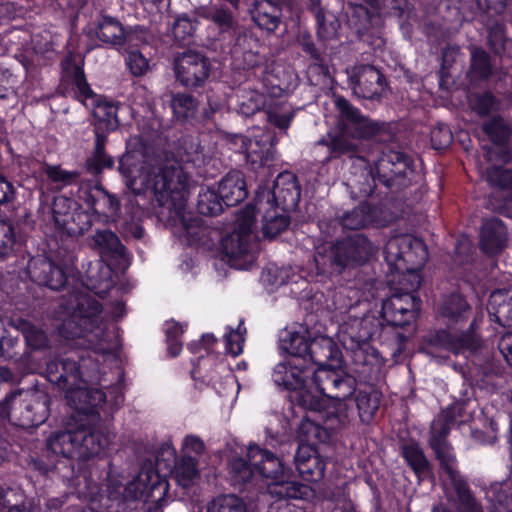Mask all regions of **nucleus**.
Returning <instances> with one entry per match:
<instances>
[{
	"mask_svg": "<svg viewBox=\"0 0 512 512\" xmlns=\"http://www.w3.org/2000/svg\"><path fill=\"white\" fill-rule=\"evenodd\" d=\"M119 170L126 186L135 194L151 189L161 206L180 213L186 205L189 177L176 161H166L158 167L139 159L135 154L124 155Z\"/></svg>",
	"mask_w": 512,
	"mask_h": 512,
	"instance_id": "f257e3e1",
	"label": "nucleus"
},
{
	"mask_svg": "<svg viewBox=\"0 0 512 512\" xmlns=\"http://www.w3.org/2000/svg\"><path fill=\"white\" fill-rule=\"evenodd\" d=\"M335 106L338 110V132L331 137L329 142L323 140L319 142L327 145L332 158L344 155L350 158L360 157L361 141L371 140L387 130L383 122L362 114L358 108L342 96L336 97Z\"/></svg>",
	"mask_w": 512,
	"mask_h": 512,
	"instance_id": "f03ea898",
	"label": "nucleus"
},
{
	"mask_svg": "<svg viewBox=\"0 0 512 512\" xmlns=\"http://www.w3.org/2000/svg\"><path fill=\"white\" fill-rule=\"evenodd\" d=\"M384 255L392 270L408 275L410 290L414 291L420 286L418 271L428 259V252L422 240L410 234L391 237L385 245Z\"/></svg>",
	"mask_w": 512,
	"mask_h": 512,
	"instance_id": "7ed1b4c3",
	"label": "nucleus"
},
{
	"mask_svg": "<svg viewBox=\"0 0 512 512\" xmlns=\"http://www.w3.org/2000/svg\"><path fill=\"white\" fill-rule=\"evenodd\" d=\"M254 231V210L244 208L239 212L234 229L222 240V250L230 266L245 270L256 258L257 242Z\"/></svg>",
	"mask_w": 512,
	"mask_h": 512,
	"instance_id": "20e7f679",
	"label": "nucleus"
},
{
	"mask_svg": "<svg viewBox=\"0 0 512 512\" xmlns=\"http://www.w3.org/2000/svg\"><path fill=\"white\" fill-rule=\"evenodd\" d=\"M68 310L69 318L65 319L59 328L60 334L73 339L78 337L94 336L101 341L104 336V328L99 317L102 307L97 300L87 294H74L71 296Z\"/></svg>",
	"mask_w": 512,
	"mask_h": 512,
	"instance_id": "39448f33",
	"label": "nucleus"
},
{
	"mask_svg": "<svg viewBox=\"0 0 512 512\" xmlns=\"http://www.w3.org/2000/svg\"><path fill=\"white\" fill-rule=\"evenodd\" d=\"M17 393L7 395L1 403V416L22 428L44 423L49 415V396L42 391L27 392L17 401Z\"/></svg>",
	"mask_w": 512,
	"mask_h": 512,
	"instance_id": "423d86ee",
	"label": "nucleus"
},
{
	"mask_svg": "<svg viewBox=\"0 0 512 512\" xmlns=\"http://www.w3.org/2000/svg\"><path fill=\"white\" fill-rule=\"evenodd\" d=\"M480 345V339L471 325L468 331L459 335L445 330L428 335L424 341L423 350L431 357L446 360L451 353L475 352Z\"/></svg>",
	"mask_w": 512,
	"mask_h": 512,
	"instance_id": "0eeeda50",
	"label": "nucleus"
},
{
	"mask_svg": "<svg viewBox=\"0 0 512 512\" xmlns=\"http://www.w3.org/2000/svg\"><path fill=\"white\" fill-rule=\"evenodd\" d=\"M169 489L168 482L152 468H143L137 477L124 488L123 496L127 500L145 497L146 509L151 512L152 505L162 506Z\"/></svg>",
	"mask_w": 512,
	"mask_h": 512,
	"instance_id": "6e6552de",
	"label": "nucleus"
},
{
	"mask_svg": "<svg viewBox=\"0 0 512 512\" xmlns=\"http://www.w3.org/2000/svg\"><path fill=\"white\" fill-rule=\"evenodd\" d=\"M100 416L97 413H79L74 418L76 457L88 460L99 455L107 446L108 440L97 426Z\"/></svg>",
	"mask_w": 512,
	"mask_h": 512,
	"instance_id": "1a4fd4ad",
	"label": "nucleus"
},
{
	"mask_svg": "<svg viewBox=\"0 0 512 512\" xmlns=\"http://www.w3.org/2000/svg\"><path fill=\"white\" fill-rule=\"evenodd\" d=\"M378 178L388 187L405 188L415 180L412 160L402 152L388 151L375 163Z\"/></svg>",
	"mask_w": 512,
	"mask_h": 512,
	"instance_id": "9d476101",
	"label": "nucleus"
},
{
	"mask_svg": "<svg viewBox=\"0 0 512 512\" xmlns=\"http://www.w3.org/2000/svg\"><path fill=\"white\" fill-rule=\"evenodd\" d=\"M456 462L441 464V468L448 475V481L444 484V492L454 512H482L476 502L467 482L456 469Z\"/></svg>",
	"mask_w": 512,
	"mask_h": 512,
	"instance_id": "9b49d317",
	"label": "nucleus"
},
{
	"mask_svg": "<svg viewBox=\"0 0 512 512\" xmlns=\"http://www.w3.org/2000/svg\"><path fill=\"white\" fill-rule=\"evenodd\" d=\"M349 85L355 96L368 100L379 99L386 89L385 76L375 66L360 64L347 71Z\"/></svg>",
	"mask_w": 512,
	"mask_h": 512,
	"instance_id": "f8f14e48",
	"label": "nucleus"
},
{
	"mask_svg": "<svg viewBox=\"0 0 512 512\" xmlns=\"http://www.w3.org/2000/svg\"><path fill=\"white\" fill-rule=\"evenodd\" d=\"M177 81L187 88H194L205 83L210 73L209 60L199 52L185 51L174 60Z\"/></svg>",
	"mask_w": 512,
	"mask_h": 512,
	"instance_id": "ddd939ff",
	"label": "nucleus"
},
{
	"mask_svg": "<svg viewBox=\"0 0 512 512\" xmlns=\"http://www.w3.org/2000/svg\"><path fill=\"white\" fill-rule=\"evenodd\" d=\"M254 210V217L257 213L262 216V232L264 237L272 239L282 233L289 225V217L271 202V194L267 189L257 192L254 204L247 206Z\"/></svg>",
	"mask_w": 512,
	"mask_h": 512,
	"instance_id": "4468645a",
	"label": "nucleus"
},
{
	"mask_svg": "<svg viewBox=\"0 0 512 512\" xmlns=\"http://www.w3.org/2000/svg\"><path fill=\"white\" fill-rule=\"evenodd\" d=\"M420 300L413 294L395 293L382 305L383 317L393 326L403 327L415 320Z\"/></svg>",
	"mask_w": 512,
	"mask_h": 512,
	"instance_id": "2eb2a0df",
	"label": "nucleus"
},
{
	"mask_svg": "<svg viewBox=\"0 0 512 512\" xmlns=\"http://www.w3.org/2000/svg\"><path fill=\"white\" fill-rule=\"evenodd\" d=\"M454 423V413L451 409L443 410L431 423L429 445L441 464L456 462L453 448L447 441V436Z\"/></svg>",
	"mask_w": 512,
	"mask_h": 512,
	"instance_id": "dca6fc26",
	"label": "nucleus"
},
{
	"mask_svg": "<svg viewBox=\"0 0 512 512\" xmlns=\"http://www.w3.org/2000/svg\"><path fill=\"white\" fill-rule=\"evenodd\" d=\"M311 372L307 357H289L287 361L275 366L273 380L278 386L297 391L305 386Z\"/></svg>",
	"mask_w": 512,
	"mask_h": 512,
	"instance_id": "f3484780",
	"label": "nucleus"
},
{
	"mask_svg": "<svg viewBox=\"0 0 512 512\" xmlns=\"http://www.w3.org/2000/svg\"><path fill=\"white\" fill-rule=\"evenodd\" d=\"M343 269L366 263L378 247L364 234H355L336 242Z\"/></svg>",
	"mask_w": 512,
	"mask_h": 512,
	"instance_id": "a211bd4d",
	"label": "nucleus"
},
{
	"mask_svg": "<svg viewBox=\"0 0 512 512\" xmlns=\"http://www.w3.org/2000/svg\"><path fill=\"white\" fill-rule=\"evenodd\" d=\"M307 360L313 366L338 369L342 366V353L332 338L319 336L310 342Z\"/></svg>",
	"mask_w": 512,
	"mask_h": 512,
	"instance_id": "6ab92c4d",
	"label": "nucleus"
},
{
	"mask_svg": "<svg viewBox=\"0 0 512 512\" xmlns=\"http://www.w3.org/2000/svg\"><path fill=\"white\" fill-rule=\"evenodd\" d=\"M27 272L34 282L52 290L62 288L66 282V274L63 269L46 257L32 258L28 262Z\"/></svg>",
	"mask_w": 512,
	"mask_h": 512,
	"instance_id": "aec40b11",
	"label": "nucleus"
},
{
	"mask_svg": "<svg viewBox=\"0 0 512 512\" xmlns=\"http://www.w3.org/2000/svg\"><path fill=\"white\" fill-rule=\"evenodd\" d=\"M294 462L299 475L305 481L317 482L324 477L326 462L312 444H300Z\"/></svg>",
	"mask_w": 512,
	"mask_h": 512,
	"instance_id": "412c9836",
	"label": "nucleus"
},
{
	"mask_svg": "<svg viewBox=\"0 0 512 512\" xmlns=\"http://www.w3.org/2000/svg\"><path fill=\"white\" fill-rule=\"evenodd\" d=\"M65 398L67 403L76 410L69 419L74 421L79 413H96L94 408L105 402L106 395L100 389L87 388L83 381V384L75 385L65 391Z\"/></svg>",
	"mask_w": 512,
	"mask_h": 512,
	"instance_id": "4be33fe9",
	"label": "nucleus"
},
{
	"mask_svg": "<svg viewBox=\"0 0 512 512\" xmlns=\"http://www.w3.org/2000/svg\"><path fill=\"white\" fill-rule=\"evenodd\" d=\"M270 194L271 202L282 211L295 209L301 195L295 175L289 172L279 174Z\"/></svg>",
	"mask_w": 512,
	"mask_h": 512,
	"instance_id": "5701e85b",
	"label": "nucleus"
},
{
	"mask_svg": "<svg viewBox=\"0 0 512 512\" xmlns=\"http://www.w3.org/2000/svg\"><path fill=\"white\" fill-rule=\"evenodd\" d=\"M241 149L253 169L268 165L274 158V148L268 135L247 138L240 136Z\"/></svg>",
	"mask_w": 512,
	"mask_h": 512,
	"instance_id": "b1692460",
	"label": "nucleus"
},
{
	"mask_svg": "<svg viewBox=\"0 0 512 512\" xmlns=\"http://www.w3.org/2000/svg\"><path fill=\"white\" fill-rule=\"evenodd\" d=\"M47 372L50 381L55 382L64 392L84 381L78 363L69 358L51 361L47 365Z\"/></svg>",
	"mask_w": 512,
	"mask_h": 512,
	"instance_id": "393cba45",
	"label": "nucleus"
},
{
	"mask_svg": "<svg viewBox=\"0 0 512 512\" xmlns=\"http://www.w3.org/2000/svg\"><path fill=\"white\" fill-rule=\"evenodd\" d=\"M247 457L254 470L265 478L276 480L285 474L282 461L270 451L257 445L249 446Z\"/></svg>",
	"mask_w": 512,
	"mask_h": 512,
	"instance_id": "a878e982",
	"label": "nucleus"
},
{
	"mask_svg": "<svg viewBox=\"0 0 512 512\" xmlns=\"http://www.w3.org/2000/svg\"><path fill=\"white\" fill-rule=\"evenodd\" d=\"M250 15L255 24L268 32H274L281 23L282 8L272 0H255L252 2Z\"/></svg>",
	"mask_w": 512,
	"mask_h": 512,
	"instance_id": "bb28decb",
	"label": "nucleus"
},
{
	"mask_svg": "<svg viewBox=\"0 0 512 512\" xmlns=\"http://www.w3.org/2000/svg\"><path fill=\"white\" fill-rule=\"evenodd\" d=\"M370 323L369 318H349L339 328V339L342 344L351 350L360 348L373 334L369 328Z\"/></svg>",
	"mask_w": 512,
	"mask_h": 512,
	"instance_id": "cd10ccee",
	"label": "nucleus"
},
{
	"mask_svg": "<svg viewBox=\"0 0 512 512\" xmlns=\"http://www.w3.org/2000/svg\"><path fill=\"white\" fill-rule=\"evenodd\" d=\"M507 242V232L503 222L497 218L484 221L480 231V245L487 254L500 252Z\"/></svg>",
	"mask_w": 512,
	"mask_h": 512,
	"instance_id": "c85d7f7f",
	"label": "nucleus"
},
{
	"mask_svg": "<svg viewBox=\"0 0 512 512\" xmlns=\"http://www.w3.org/2000/svg\"><path fill=\"white\" fill-rule=\"evenodd\" d=\"M220 198L226 206H235L247 195L244 175L240 171H230L219 183Z\"/></svg>",
	"mask_w": 512,
	"mask_h": 512,
	"instance_id": "c756f323",
	"label": "nucleus"
},
{
	"mask_svg": "<svg viewBox=\"0 0 512 512\" xmlns=\"http://www.w3.org/2000/svg\"><path fill=\"white\" fill-rule=\"evenodd\" d=\"M74 421L69 420L67 427L62 431H55L46 439L48 452L63 458L76 457L77 448L75 442Z\"/></svg>",
	"mask_w": 512,
	"mask_h": 512,
	"instance_id": "7c9ffc66",
	"label": "nucleus"
},
{
	"mask_svg": "<svg viewBox=\"0 0 512 512\" xmlns=\"http://www.w3.org/2000/svg\"><path fill=\"white\" fill-rule=\"evenodd\" d=\"M314 263L318 274L341 273L344 270L336 242L317 246Z\"/></svg>",
	"mask_w": 512,
	"mask_h": 512,
	"instance_id": "2f4dec72",
	"label": "nucleus"
},
{
	"mask_svg": "<svg viewBox=\"0 0 512 512\" xmlns=\"http://www.w3.org/2000/svg\"><path fill=\"white\" fill-rule=\"evenodd\" d=\"M96 35L107 45L120 46L125 43L127 32L117 18L102 16L96 26Z\"/></svg>",
	"mask_w": 512,
	"mask_h": 512,
	"instance_id": "473e14b6",
	"label": "nucleus"
},
{
	"mask_svg": "<svg viewBox=\"0 0 512 512\" xmlns=\"http://www.w3.org/2000/svg\"><path fill=\"white\" fill-rule=\"evenodd\" d=\"M489 315L501 326H512V294L507 291H495L488 303Z\"/></svg>",
	"mask_w": 512,
	"mask_h": 512,
	"instance_id": "72a5a7b5",
	"label": "nucleus"
},
{
	"mask_svg": "<svg viewBox=\"0 0 512 512\" xmlns=\"http://www.w3.org/2000/svg\"><path fill=\"white\" fill-rule=\"evenodd\" d=\"M117 112L118 106L114 102L106 99L98 100L93 108L95 133L115 130L119 126Z\"/></svg>",
	"mask_w": 512,
	"mask_h": 512,
	"instance_id": "f704fd0d",
	"label": "nucleus"
},
{
	"mask_svg": "<svg viewBox=\"0 0 512 512\" xmlns=\"http://www.w3.org/2000/svg\"><path fill=\"white\" fill-rule=\"evenodd\" d=\"M268 493L277 499H303L310 493V487L295 481L275 480L267 487Z\"/></svg>",
	"mask_w": 512,
	"mask_h": 512,
	"instance_id": "c9c22d12",
	"label": "nucleus"
},
{
	"mask_svg": "<svg viewBox=\"0 0 512 512\" xmlns=\"http://www.w3.org/2000/svg\"><path fill=\"white\" fill-rule=\"evenodd\" d=\"M312 11L317 20V35L322 41H330L338 38L340 22L332 12L325 11L320 6L313 5Z\"/></svg>",
	"mask_w": 512,
	"mask_h": 512,
	"instance_id": "e433bc0d",
	"label": "nucleus"
},
{
	"mask_svg": "<svg viewBox=\"0 0 512 512\" xmlns=\"http://www.w3.org/2000/svg\"><path fill=\"white\" fill-rule=\"evenodd\" d=\"M93 247L101 254L124 257L126 248L121 244L118 236L110 230H99L93 237Z\"/></svg>",
	"mask_w": 512,
	"mask_h": 512,
	"instance_id": "4c0bfd02",
	"label": "nucleus"
},
{
	"mask_svg": "<svg viewBox=\"0 0 512 512\" xmlns=\"http://www.w3.org/2000/svg\"><path fill=\"white\" fill-rule=\"evenodd\" d=\"M172 474L176 482L184 488L193 485L200 476L196 460L188 455H183L176 461Z\"/></svg>",
	"mask_w": 512,
	"mask_h": 512,
	"instance_id": "58836bf2",
	"label": "nucleus"
},
{
	"mask_svg": "<svg viewBox=\"0 0 512 512\" xmlns=\"http://www.w3.org/2000/svg\"><path fill=\"white\" fill-rule=\"evenodd\" d=\"M64 76L77 88L79 94L84 98L92 95V90L86 81L82 67L75 62L71 55L66 56L62 62Z\"/></svg>",
	"mask_w": 512,
	"mask_h": 512,
	"instance_id": "ea45409f",
	"label": "nucleus"
},
{
	"mask_svg": "<svg viewBox=\"0 0 512 512\" xmlns=\"http://www.w3.org/2000/svg\"><path fill=\"white\" fill-rule=\"evenodd\" d=\"M374 221L372 208L367 203H361L356 208L345 213L341 217V225L350 230H358L367 227Z\"/></svg>",
	"mask_w": 512,
	"mask_h": 512,
	"instance_id": "a19ab883",
	"label": "nucleus"
},
{
	"mask_svg": "<svg viewBox=\"0 0 512 512\" xmlns=\"http://www.w3.org/2000/svg\"><path fill=\"white\" fill-rule=\"evenodd\" d=\"M106 135L104 133H95V145L92 155L87 159V169L98 174L103 169L113 165V159L105 153Z\"/></svg>",
	"mask_w": 512,
	"mask_h": 512,
	"instance_id": "79ce46f5",
	"label": "nucleus"
},
{
	"mask_svg": "<svg viewBox=\"0 0 512 512\" xmlns=\"http://www.w3.org/2000/svg\"><path fill=\"white\" fill-rule=\"evenodd\" d=\"M470 68L469 74L475 79H487L492 74V65L489 54L476 45L469 46Z\"/></svg>",
	"mask_w": 512,
	"mask_h": 512,
	"instance_id": "37998d69",
	"label": "nucleus"
},
{
	"mask_svg": "<svg viewBox=\"0 0 512 512\" xmlns=\"http://www.w3.org/2000/svg\"><path fill=\"white\" fill-rule=\"evenodd\" d=\"M310 342L306 337V332L287 331L281 338V348L286 351L290 357H307Z\"/></svg>",
	"mask_w": 512,
	"mask_h": 512,
	"instance_id": "c03bdc74",
	"label": "nucleus"
},
{
	"mask_svg": "<svg viewBox=\"0 0 512 512\" xmlns=\"http://www.w3.org/2000/svg\"><path fill=\"white\" fill-rule=\"evenodd\" d=\"M335 370L324 367H317L316 370H312L311 383L322 396L328 397V392L334 390L335 383L339 381L340 375Z\"/></svg>",
	"mask_w": 512,
	"mask_h": 512,
	"instance_id": "a18cd8bd",
	"label": "nucleus"
},
{
	"mask_svg": "<svg viewBox=\"0 0 512 512\" xmlns=\"http://www.w3.org/2000/svg\"><path fill=\"white\" fill-rule=\"evenodd\" d=\"M197 210L200 214L214 216L222 212L223 201L220 194L210 188L201 189L198 195Z\"/></svg>",
	"mask_w": 512,
	"mask_h": 512,
	"instance_id": "49530a36",
	"label": "nucleus"
},
{
	"mask_svg": "<svg viewBox=\"0 0 512 512\" xmlns=\"http://www.w3.org/2000/svg\"><path fill=\"white\" fill-rule=\"evenodd\" d=\"M402 455L416 474H424L429 470V462L417 443H407L402 447Z\"/></svg>",
	"mask_w": 512,
	"mask_h": 512,
	"instance_id": "de8ad7c7",
	"label": "nucleus"
},
{
	"mask_svg": "<svg viewBox=\"0 0 512 512\" xmlns=\"http://www.w3.org/2000/svg\"><path fill=\"white\" fill-rule=\"evenodd\" d=\"M171 107L178 119L186 120L196 114L198 105L192 95L178 93L172 96Z\"/></svg>",
	"mask_w": 512,
	"mask_h": 512,
	"instance_id": "09e8293b",
	"label": "nucleus"
},
{
	"mask_svg": "<svg viewBox=\"0 0 512 512\" xmlns=\"http://www.w3.org/2000/svg\"><path fill=\"white\" fill-rule=\"evenodd\" d=\"M469 306L459 294L450 295L443 303L441 313L448 321H458L468 312Z\"/></svg>",
	"mask_w": 512,
	"mask_h": 512,
	"instance_id": "8fccbe9b",
	"label": "nucleus"
},
{
	"mask_svg": "<svg viewBox=\"0 0 512 512\" xmlns=\"http://www.w3.org/2000/svg\"><path fill=\"white\" fill-rule=\"evenodd\" d=\"M207 512H247L245 503L235 495H224L213 499Z\"/></svg>",
	"mask_w": 512,
	"mask_h": 512,
	"instance_id": "3c124183",
	"label": "nucleus"
},
{
	"mask_svg": "<svg viewBox=\"0 0 512 512\" xmlns=\"http://www.w3.org/2000/svg\"><path fill=\"white\" fill-rule=\"evenodd\" d=\"M268 81L271 85L278 87L280 90H288L294 83L295 73L293 69L283 63H275L270 71Z\"/></svg>",
	"mask_w": 512,
	"mask_h": 512,
	"instance_id": "603ef678",
	"label": "nucleus"
},
{
	"mask_svg": "<svg viewBox=\"0 0 512 512\" xmlns=\"http://www.w3.org/2000/svg\"><path fill=\"white\" fill-rule=\"evenodd\" d=\"M359 417L363 422H369L379 407V398L376 393L369 394L360 391L355 398Z\"/></svg>",
	"mask_w": 512,
	"mask_h": 512,
	"instance_id": "864d4df0",
	"label": "nucleus"
},
{
	"mask_svg": "<svg viewBox=\"0 0 512 512\" xmlns=\"http://www.w3.org/2000/svg\"><path fill=\"white\" fill-rule=\"evenodd\" d=\"M483 131L496 144H504L511 135V129L502 118H493L483 124Z\"/></svg>",
	"mask_w": 512,
	"mask_h": 512,
	"instance_id": "5fc2aeb1",
	"label": "nucleus"
},
{
	"mask_svg": "<svg viewBox=\"0 0 512 512\" xmlns=\"http://www.w3.org/2000/svg\"><path fill=\"white\" fill-rule=\"evenodd\" d=\"M265 103L264 95L255 90L244 91L239 98V112L250 116L259 111Z\"/></svg>",
	"mask_w": 512,
	"mask_h": 512,
	"instance_id": "6e6d98bb",
	"label": "nucleus"
},
{
	"mask_svg": "<svg viewBox=\"0 0 512 512\" xmlns=\"http://www.w3.org/2000/svg\"><path fill=\"white\" fill-rule=\"evenodd\" d=\"M90 227L91 220L89 214L75 209L69 219H67V225H64L62 230L66 231L69 235H79L83 234Z\"/></svg>",
	"mask_w": 512,
	"mask_h": 512,
	"instance_id": "4d7b16f0",
	"label": "nucleus"
},
{
	"mask_svg": "<svg viewBox=\"0 0 512 512\" xmlns=\"http://www.w3.org/2000/svg\"><path fill=\"white\" fill-rule=\"evenodd\" d=\"M253 465L243 458H234L230 462V473L235 484L242 485L248 482L254 473Z\"/></svg>",
	"mask_w": 512,
	"mask_h": 512,
	"instance_id": "13d9d810",
	"label": "nucleus"
},
{
	"mask_svg": "<svg viewBox=\"0 0 512 512\" xmlns=\"http://www.w3.org/2000/svg\"><path fill=\"white\" fill-rule=\"evenodd\" d=\"M74 205V202L64 196L55 198L52 211L54 222L59 228L62 229L64 225H67V219H69L71 213L75 210L73 209Z\"/></svg>",
	"mask_w": 512,
	"mask_h": 512,
	"instance_id": "bf43d9fd",
	"label": "nucleus"
},
{
	"mask_svg": "<svg viewBox=\"0 0 512 512\" xmlns=\"http://www.w3.org/2000/svg\"><path fill=\"white\" fill-rule=\"evenodd\" d=\"M355 392V380L351 377L339 376V381L335 383L334 390L328 392V397L335 401L346 402Z\"/></svg>",
	"mask_w": 512,
	"mask_h": 512,
	"instance_id": "052dcab7",
	"label": "nucleus"
},
{
	"mask_svg": "<svg viewBox=\"0 0 512 512\" xmlns=\"http://www.w3.org/2000/svg\"><path fill=\"white\" fill-rule=\"evenodd\" d=\"M485 179L491 186L499 188L512 187V171L493 166L485 172Z\"/></svg>",
	"mask_w": 512,
	"mask_h": 512,
	"instance_id": "680f3d73",
	"label": "nucleus"
},
{
	"mask_svg": "<svg viewBox=\"0 0 512 512\" xmlns=\"http://www.w3.org/2000/svg\"><path fill=\"white\" fill-rule=\"evenodd\" d=\"M297 394L295 396V400L297 403L305 409L319 411L322 405V398L319 395H315L312 393L310 388L305 383V386L301 389H298Z\"/></svg>",
	"mask_w": 512,
	"mask_h": 512,
	"instance_id": "e2e57ef3",
	"label": "nucleus"
},
{
	"mask_svg": "<svg viewBox=\"0 0 512 512\" xmlns=\"http://www.w3.org/2000/svg\"><path fill=\"white\" fill-rule=\"evenodd\" d=\"M23 334L27 344L34 349H42L47 346V337L44 331L36 326L25 323L23 326Z\"/></svg>",
	"mask_w": 512,
	"mask_h": 512,
	"instance_id": "0e129e2a",
	"label": "nucleus"
},
{
	"mask_svg": "<svg viewBox=\"0 0 512 512\" xmlns=\"http://www.w3.org/2000/svg\"><path fill=\"white\" fill-rule=\"evenodd\" d=\"M259 46V40L252 33L242 32L236 38L235 48L251 57H255L258 54Z\"/></svg>",
	"mask_w": 512,
	"mask_h": 512,
	"instance_id": "69168bd1",
	"label": "nucleus"
},
{
	"mask_svg": "<svg viewBox=\"0 0 512 512\" xmlns=\"http://www.w3.org/2000/svg\"><path fill=\"white\" fill-rule=\"evenodd\" d=\"M207 18L213 21L222 31L232 29L235 25L232 14L224 8H215L209 11Z\"/></svg>",
	"mask_w": 512,
	"mask_h": 512,
	"instance_id": "338daca9",
	"label": "nucleus"
},
{
	"mask_svg": "<svg viewBox=\"0 0 512 512\" xmlns=\"http://www.w3.org/2000/svg\"><path fill=\"white\" fill-rule=\"evenodd\" d=\"M44 173L51 181L61 183L62 185L71 184L78 176L77 172L65 171L59 166L54 165H45Z\"/></svg>",
	"mask_w": 512,
	"mask_h": 512,
	"instance_id": "774afa93",
	"label": "nucleus"
}]
</instances>
